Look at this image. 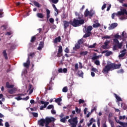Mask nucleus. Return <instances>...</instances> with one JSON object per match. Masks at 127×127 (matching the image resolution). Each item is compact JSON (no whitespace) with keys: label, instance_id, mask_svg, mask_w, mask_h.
<instances>
[{"label":"nucleus","instance_id":"nucleus-1","mask_svg":"<svg viewBox=\"0 0 127 127\" xmlns=\"http://www.w3.org/2000/svg\"><path fill=\"white\" fill-rule=\"evenodd\" d=\"M85 23V20L84 19L78 20V19H73V21L70 22V24L74 27H77V26H80L82 24Z\"/></svg>","mask_w":127,"mask_h":127},{"label":"nucleus","instance_id":"nucleus-2","mask_svg":"<svg viewBox=\"0 0 127 127\" xmlns=\"http://www.w3.org/2000/svg\"><path fill=\"white\" fill-rule=\"evenodd\" d=\"M112 64H108L106 65L105 67L103 68L102 70L103 73H109V71H111L112 70Z\"/></svg>","mask_w":127,"mask_h":127},{"label":"nucleus","instance_id":"nucleus-3","mask_svg":"<svg viewBox=\"0 0 127 127\" xmlns=\"http://www.w3.org/2000/svg\"><path fill=\"white\" fill-rule=\"evenodd\" d=\"M113 43H114L115 45H117L119 49H121V48L123 47V43H120V41H119V40H118L117 39H113Z\"/></svg>","mask_w":127,"mask_h":127},{"label":"nucleus","instance_id":"nucleus-4","mask_svg":"<svg viewBox=\"0 0 127 127\" xmlns=\"http://www.w3.org/2000/svg\"><path fill=\"white\" fill-rule=\"evenodd\" d=\"M124 14L127 15V11L126 9H121V11H119L116 13L117 16H121V15H124Z\"/></svg>","mask_w":127,"mask_h":127},{"label":"nucleus","instance_id":"nucleus-5","mask_svg":"<svg viewBox=\"0 0 127 127\" xmlns=\"http://www.w3.org/2000/svg\"><path fill=\"white\" fill-rule=\"evenodd\" d=\"M40 103L41 104H42V105H44L43 106H41V107L40 108V110L41 111H43L44 109H45V108H46V107H47V106L49 105V102H44V101L42 100L40 101Z\"/></svg>","mask_w":127,"mask_h":127},{"label":"nucleus","instance_id":"nucleus-6","mask_svg":"<svg viewBox=\"0 0 127 127\" xmlns=\"http://www.w3.org/2000/svg\"><path fill=\"white\" fill-rule=\"evenodd\" d=\"M64 23V31H65L67 29V27H69L70 26V24H71V23L70 22H68L67 21L64 20L63 21Z\"/></svg>","mask_w":127,"mask_h":127},{"label":"nucleus","instance_id":"nucleus-7","mask_svg":"<svg viewBox=\"0 0 127 127\" xmlns=\"http://www.w3.org/2000/svg\"><path fill=\"white\" fill-rule=\"evenodd\" d=\"M121 66H122L121 64H111V67L113 70L116 69H120L121 68Z\"/></svg>","mask_w":127,"mask_h":127},{"label":"nucleus","instance_id":"nucleus-8","mask_svg":"<svg viewBox=\"0 0 127 127\" xmlns=\"http://www.w3.org/2000/svg\"><path fill=\"white\" fill-rule=\"evenodd\" d=\"M75 16H76V19H78L79 20L82 19L83 15L82 13H78V12H75Z\"/></svg>","mask_w":127,"mask_h":127},{"label":"nucleus","instance_id":"nucleus-9","mask_svg":"<svg viewBox=\"0 0 127 127\" xmlns=\"http://www.w3.org/2000/svg\"><path fill=\"white\" fill-rule=\"evenodd\" d=\"M34 90V87H33V86H32L31 84H29V87H28V91H29V95H31V94L33 93Z\"/></svg>","mask_w":127,"mask_h":127},{"label":"nucleus","instance_id":"nucleus-10","mask_svg":"<svg viewBox=\"0 0 127 127\" xmlns=\"http://www.w3.org/2000/svg\"><path fill=\"white\" fill-rule=\"evenodd\" d=\"M30 58L28 57L26 63L23 64L24 67H26V68H28L29 67V65H30Z\"/></svg>","mask_w":127,"mask_h":127},{"label":"nucleus","instance_id":"nucleus-11","mask_svg":"<svg viewBox=\"0 0 127 127\" xmlns=\"http://www.w3.org/2000/svg\"><path fill=\"white\" fill-rule=\"evenodd\" d=\"M117 26H118V23H113L111 24V25H110L108 27V29H109V30H112L114 29V28H116V27H117Z\"/></svg>","mask_w":127,"mask_h":127},{"label":"nucleus","instance_id":"nucleus-12","mask_svg":"<svg viewBox=\"0 0 127 127\" xmlns=\"http://www.w3.org/2000/svg\"><path fill=\"white\" fill-rule=\"evenodd\" d=\"M115 121L117 124H120L121 126H122L123 127H127V124L123 123V122H121L120 121L117 120V118H115Z\"/></svg>","mask_w":127,"mask_h":127},{"label":"nucleus","instance_id":"nucleus-13","mask_svg":"<svg viewBox=\"0 0 127 127\" xmlns=\"http://www.w3.org/2000/svg\"><path fill=\"white\" fill-rule=\"evenodd\" d=\"M126 51H127V50L126 49H125L124 50H122L121 53L122 54H121L120 55H119V57L120 58H123V57H124L125 56V55H126Z\"/></svg>","mask_w":127,"mask_h":127},{"label":"nucleus","instance_id":"nucleus-14","mask_svg":"<svg viewBox=\"0 0 127 127\" xmlns=\"http://www.w3.org/2000/svg\"><path fill=\"white\" fill-rule=\"evenodd\" d=\"M92 30H93V27H92V26H89L86 28V33L92 34V33L91 32V31H92Z\"/></svg>","mask_w":127,"mask_h":127},{"label":"nucleus","instance_id":"nucleus-15","mask_svg":"<svg viewBox=\"0 0 127 127\" xmlns=\"http://www.w3.org/2000/svg\"><path fill=\"white\" fill-rule=\"evenodd\" d=\"M16 91H17V89L15 87H13L12 89H9L8 92L9 94H14Z\"/></svg>","mask_w":127,"mask_h":127},{"label":"nucleus","instance_id":"nucleus-16","mask_svg":"<svg viewBox=\"0 0 127 127\" xmlns=\"http://www.w3.org/2000/svg\"><path fill=\"white\" fill-rule=\"evenodd\" d=\"M80 48H81V45L75 44V47L73 48V50L77 51V49H80Z\"/></svg>","mask_w":127,"mask_h":127},{"label":"nucleus","instance_id":"nucleus-17","mask_svg":"<svg viewBox=\"0 0 127 127\" xmlns=\"http://www.w3.org/2000/svg\"><path fill=\"white\" fill-rule=\"evenodd\" d=\"M6 87L8 89H12L13 88V87H14V85H10L9 82H7L6 83Z\"/></svg>","mask_w":127,"mask_h":127},{"label":"nucleus","instance_id":"nucleus-18","mask_svg":"<svg viewBox=\"0 0 127 127\" xmlns=\"http://www.w3.org/2000/svg\"><path fill=\"white\" fill-rule=\"evenodd\" d=\"M77 75H78L79 77L83 78V77H84V72H83L82 70H78L77 72Z\"/></svg>","mask_w":127,"mask_h":127},{"label":"nucleus","instance_id":"nucleus-19","mask_svg":"<svg viewBox=\"0 0 127 127\" xmlns=\"http://www.w3.org/2000/svg\"><path fill=\"white\" fill-rule=\"evenodd\" d=\"M54 43H57V42H61V37L60 36L56 38L54 41Z\"/></svg>","mask_w":127,"mask_h":127},{"label":"nucleus","instance_id":"nucleus-20","mask_svg":"<svg viewBox=\"0 0 127 127\" xmlns=\"http://www.w3.org/2000/svg\"><path fill=\"white\" fill-rule=\"evenodd\" d=\"M2 54L6 60H7V59H8V57H7V53H6V50H5L3 51Z\"/></svg>","mask_w":127,"mask_h":127},{"label":"nucleus","instance_id":"nucleus-21","mask_svg":"<svg viewBox=\"0 0 127 127\" xmlns=\"http://www.w3.org/2000/svg\"><path fill=\"white\" fill-rule=\"evenodd\" d=\"M116 99L117 100V101H118V102H122V101H123V100H122V98H121V97L119 96H118V95H117V94L114 93V94Z\"/></svg>","mask_w":127,"mask_h":127},{"label":"nucleus","instance_id":"nucleus-22","mask_svg":"<svg viewBox=\"0 0 127 127\" xmlns=\"http://www.w3.org/2000/svg\"><path fill=\"white\" fill-rule=\"evenodd\" d=\"M89 14H90V11H89L88 9H86L84 13L85 17H87L89 16Z\"/></svg>","mask_w":127,"mask_h":127},{"label":"nucleus","instance_id":"nucleus-23","mask_svg":"<svg viewBox=\"0 0 127 127\" xmlns=\"http://www.w3.org/2000/svg\"><path fill=\"white\" fill-rule=\"evenodd\" d=\"M37 16L39 18H43V17H44V15L42 13H37Z\"/></svg>","mask_w":127,"mask_h":127},{"label":"nucleus","instance_id":"nucleus-24","mask_svg":"<svg viewBox=\"0 0 127 127\" xmlns=\"http://www.w3.org/2000/svg\"><path fill=\"white\" fill-rule=\"evenodd\" d=\"M47 11V19L48 20L49 19V17H50V11L49 9H47L46 10Z\"/></svg>","mask_w":127,"mask_h":127},{"label":"nucleus","instance_id":"nucleus-25","mask_svg":"<svg viewBox=\"0 0 127 127\" xmlns=\"http://www.w3.org/2000/svg\"><path fill=\"white\" fill-rule=\"evenodd\" d=\"M34 4L35 6H37V7H41V4L36 1H34Z\"/></svg>","mask_w":127,"mask_h":127},{"label":"nucleus","instance_id":"nucleus-26","mask_svg":"<svg viewBox=\"0 0 127 127\" xmlns=\"http://www.w3.org/2000/svg\"><path fill=\"white\" fill-rule=\"evenodd\" d=\"M35 40H36V37L35 36H33L31 38L30 42L34 43Z\"/></svg>","mask_w":127,"mask_h":127},{"label":"nucleus","instance_id":"nucleus-27","mask_svg":"<svg viewBox=\"0 0 127 127\" xmlns=\"http://www.w3.org/2000/svg\"><path fill=\"white\" fill-rule=\"evenodd\" d=\"M87 54H88V51L81 52L80 53V56H85Z\"/></svg>","mask_w":127,"mask_h":127},{"label":"nucleus","instance_id":"nucleus-28","mask_svg":"<svg viewBox=\"0 0 127 127\" xmlns=\"http://www.w3.org/2000/svg\"><path fill=\"white\" fill-rule=\"evenodd\" d=\"M63 51V50L62 49V46H60L59 48L58 55L62 53Z\"/></svg>","mask_w":127,"mask_h":127},{"label":"nucleus","instance_id":"nucleus-29","mask_svg":"<svg viewBox=\"0 0 127 127\" xmlns=\"http://www.w3.org/2000/svg\"><path fill=\"white\" fill-rule=\"evenodd\" d=\"M91 34L89 33H87L84 34L83 36V38H87V37H90V36H91Z\"/></svg>","mask_w":127,"mask_h":127},{"label":"nucleus","instance_id":"nucleus-30","mask_svg":"<svg viewBox=\"0 0 127 127\" xmlns=\"http://www.w3.org/2000/svg\"><path fill=\"white\" fill-rule=\"evenodd\" d=\"M55 102H56V103H59L60 102H62V98H61V97L57 98L55 99Z\"/></svg>","mask_w":127,"mask_h":127},{"label":"nucleus","instance_id":"nucleus-31","mask_svg":"<svg viewBox=\"0 0 127 127\" xmlns=\"http://www.w3.org/2000/svg\"><path fill=\"white\" fill-rule=\"evenodd\" d=\"M31 115L35 118H38V113L35 112H32Z\"/></svg>","mask_w":127,"mask_h":127},{"label":"nucleus","instance_id":"nucleus-32","mask_svg":"<svg viewBox=\"0 0 127 127\" xmlns=\"http://www.w3.org/2000/svg\"><path fill=\"white\" fill-rule=\"evenodd\" d=\"M63 92H64V93H67V92H68V88L67 86H65L63 88Z\"/></svg>","mask_w":127,"mask_h":127},{"label":"nucleus","instance_id":"nucleus-33","mask_svg":"<svg viewBox=\"0 0 127 127\" xmlns=\"http://www.w3.org/2000/svg\"><path fill=\"white\" fill-rule=\"evenodd\" d=\"M100 25V24L99 23L93 24V27H94V28L99 27Z\"/></svg>","mask_w":127,"mask_h":127},{"label":"nucleus","instance_id":"nucleus-34","mask_svg":"<svg viewBox=\"0 0 127 127\" xmlns=\"http://www.w3.org/2000/svg\"><path fill=\"white\" fill-rule=\"evenodd\" d=\"M112 53H113L112 52V51L107 52L105 54V56L109 57L111 55V54H112Z\"/></svg>","mask_w":127,"mask_h":127},{"label":"nucleus","instance_id":"nucleus-35","mask_svg":"<svg viewBox=\"0 0 127 127\" xmlns=\"http://www.w3.org/2000/svg\"><path fill=\"white\" fill-rule=\"evenodd\" d=\"M49 0L50 1H52L53 3H55V4H56V3H57L58 1H59V0Z\"/></svg>","mask_w":127,"mask_h":127},{"label":"nucleus","instance_id":"nucleus-36","mask_svg":"<svg viewBox=\"0 0 127 127\" xmlns=\"http://www.w3.org/2000/svg\"><path fill=\"white\" fill-rule=\"evenodd\" d=\"M48 110H50L51 109H54V106L53 105H50L47 107Z\"/></svg>","mask_w":127,"mask_h":127},{"label":"nucleus","instance_id":"nucleus-37","mask_svg":"<svg viewBox=\"0 0 127 127\" xmlns=\"http://www.w3.org/2000/svg\"><path fill=\"white\" fill-rule=\"evenodd\" d=\"M83 43V39H81L78 41L77 44H79V45H82V44Z\"/></svg>","mask_w":127,"mask_h":127},{"label":"nucleus","instance_id":"nucleus-38","mask_svg":"<svg viewBox=\"0 0 127 127\" xmlns=\"http://www.w3.org/2000/svg\"><path fill=\"white\" fill-rule=\"evenodd\" d=\"M96 43H94L93 45H90L88 46V48H95L96 47Z\"/></svg>","mask_w":127,"mask_h":127},{"label":"nucleus","instance_id":"nucleus-39","mask_svg":"<svg viewBox=\"0 0 127 127\" xmlns=\"http://www.w3.org/2000/svg\"><path fill=\"white\" fill-rule=\"evenodd\" d=\"M39 46L43 48L44 47V42L43 41L40 42Z\"/></svg>","mask_w":127,"mask_h":127},{"label":"nucleus","instance_id":"nucleus-40","mask_svg":"<svg viewBox=\"0 0 127 127\" xmlns=\"http://www.w3.org/2000/svg\"><path fill=\"white\" fill-rule=\"evenodd\" d=\"M100 122H101V120L99 118H98L97 122V126L98 127H100Z\"/></svg>","mask_w":127,"mask_h":127},{"label":"nucleus","instance_id":"nucleus-41","mask_svg":"<svg viewBox=\"0 0 127 127\" xmlns=\"http://www.w3.org/2000/svg\"><path fill=\"white\" fill-rule=\"evenodd\" d=\"M89 123H92V124H93V123H96V120H95L94 118H91L89 120Z\"/></svg>","mask_w":127,"mask_h":127},{"label":"nucleus","instance_id":"nucleus-42","mask_svg":"<svg viewBox=\"0 0 127 127\" xmlns=\"http://www.w3.org/2000/svg\"><path fill=\"white\" fill-rule=\"evenodd\" d=\"M110 41L109 40H106L105 42H104V45L107 46L109 45V44H110Z\"/></svg>","mask_w":127,"mask_h":127},{"label":"nucleus","instance_id":"nucleus-43","mask_svg":"<svg viewBox=\"0 0 127 127\" xmlns=\"http://www.w3.org/2000/svg\"><path fill=\"white\" fill-rule=\"evenodd\" d=\"M35 55V54H34V53H32L29 55L28 57H32V58H33V57H34Z\"/></svg>","mask_w":127,"mask_h":127},{"label":"nucleus","instance_id":"nucleus-44","mask_svg":"<svg viewBox=\"0 0 127 127\" xmlns=\"http://www.w3.org/2000/svg\"><path fill=\"white\" fill-rule=\"evenodd\" d=\"M75 70H77L79 69V65L78 64H76L74 65Z\"/></svg>","mask_w":127,"mask_h":127},{"label":"nucleus","instance_id":"nucleus-45","mask_svg":"<svg viewBox=\"0 0 127 127\" xmlns=\"http://www.w3.org/2000/svg\"><path fill=\"white\" fill-rule=\"evenodd\" d=\"M94 63L96 65H97L98 66H99V65H100V61H99V60H96L95 61Z\"/></svg>","mask_w":127,"mask_h":127},{"label":"nucleus","instance_id":"nucleus-46","mask_svg":"<svg viewBox=\"0 0 127 127\" xmlns=\"http://www.w3.org/2000/svg\"><path fill=\"white\" fill-rule=\"evenodd\" d=\"M104 38V39H110L111 38V36H105L102 37V39Z\"/></svg>","mask_w":127,"mask_h":127},{"label":"nucleus","instance_id":"nucleus-47","mask_svg":"<svg viewBox=\"0 0 127 127\" xmlns=\"http://www.w3.org/2000/svg\"><path fill=\"white\" fill-rule=\"evenodd\" d=\"M119 119L120 120H126V116H120L119 117Z\"/></svg>","mask_w":127,"mask_h":127},{"label":"nucleus","instance_id":"nucleus-48","mask_svg":"<svg viewBox=\"0 0 127 127\" xmlns=\"http://www.w3.org/2000/svg\"><path fill=\"white\" fill-rule=\"evenodd\" d=\"M91 71H92L93 72H95V73H97V72H98V69H97V68H92L91 69Z\"/></svg>","mask_w":127,"mask_h":127},{"label":"nucleus","instance_id":"nucleus-49","mask_svg":"<svg viewBox=\"0 0 127 127\" xmlns=\"http://www.w3.org/2000/svg\"><path fill=\"white\" fill-rule=\"evenodd\" d=\"M60 121L62 123H66V119L65 118H62L60 120Z\"/></svg>","mask_w":127,"mask_h":127},{"label":"nucleus","instance_id":"nucleus-50","mask_svg":"<svg viewBox=\"0 0 127 127\" xmlns=\"http://www.w3.org/2000/svg\"><path fill=\"white\" fill-rule=\"evenodd\" d=\"M117 47H117V45H115L114 46H113V50L114 51L117 50H118Z\"/></svg>","mask_w":127,"mask_h":127},{"label":"nucleus","instance_id":"nucleus-51","mask_svg":"<svg viewBox=\"0 0 127 127\" xmlns=\"http://www.w3.org/2000/svg\"><path fill=\"white\" fill-rule=\"evenodd\" d=\"M49 21L50 23H54V19L53 18H50L49 19Z\"/></svg>","mask_w":127,"mask_h":127},{"label":"nucleus","instance_id":"nucleus-52","mask_svg":"<svg viewBox=\"0 0 127 127\" xmlns=\"http://www.w3.org/2000/svg\"><path fill=\"white\" fill-rule=\"evenodd\" d=\"M92 60H96L99 59V56H94L91 58Z\"/></svg>","mask_w":127,"mask_h":127},{"label":"nucleus","instance_id":"nucleus-53","mask_svg":"<svg viewBox=\"0 0 127 127\" xmlns=\"http://www.w3.org/2000/svg\"><path fill=\"white\" fill-rule=\"evenodd\" d=\"M15 99L17 101H20V100H23L22 98L20 97V96H18V97H15Z\"/></svg>","mask_w":127,"mask_h":127},{"label":"nucleus","instance_id":"nucleus-54","mask_svg":"<svg viewBox=\"0 0 127 127\" xmlns=\"http://www.w3.org/2000/svg\"><path fill=\"white\" fill-rule=\"evenodd\" d=\"M62 18H63V19H66V15H65V13H63L62 15Z\"/></svg>","mask_w":127,"mask_h":127},{"label":"nucleus","instance_id":"nucleus-55","mask_svg":"<svg viewBox=\"0 0 127 127\" xmlns=\"http://www.w3.org/2000/svg\"><path fill=\"white\" fill-rule=\"evenodd\" d=\"M94 12L93 11H89V16L90 17H92V16H93L94 15Z\"/></svg>","mask_w":127,"mask_h":127},{"label":"nucleus","instance_id":"nucleus-56","mask_svg":"<svg viewBox=\"0 0 127 127\" xmlns=\"http://www.w3.org/2000/svg\"><path fill=\"white\" fill-rule=\"evenodd\" d=\"M58 72H59V73H63V69H62V68H59Z\"/></svg>","mask_w":127,"mask_h":127},{"label":"nucleus","instance_id":"nucleus-57","mask_svg":"<svg viewBox=\"0 0 127 127\" xmlns=\"http://www.w3.org/2000/svg\"><path fill=\"white\" fill-rule=\"evenodd\" d=\"M106 7H107V4H103V6H102L101 9H102V10H104V8H106Z\"/></svg>","mask_w":127,"mask_h":127},{"label":"nucleus","instance_id":"nucleus-58","mask_svg":"<svg viewBox=\"0 0 127 127\" xmlns=\"http://www.w3.org/2000/svg\"><path fill=\"white\" fill-rule=\"evenodd\" d=\"M2 14H3V12H2V9H0V17H2Z\"/></svg>","mask_w":127,"mask_h":127},{"label":"nucleus","instance_id":"nucleus-59","mask_svg":"<svg viewBox=\"0 0 127 127\" xmlns=\"http://www.w3.org/2000/svg\"><path fill=\"white\" fill-rule=\"evenodd\" d=\"M68 70L66 68H64L63 69V73H67Z\"/></svg>","mask_w":127,"mask_h":127},{"label":"nucleus","instance_id":"nucleus-60","mask_svg":"<svg viewBox=\"0 0 127 127\" xmlns=\"http://www.w3.org/2000/svg\"><path fill=\"white\" fill-rule=\"evenodd\" d=\"M64 52H65V53H69V52H70V51H69V49L68 48H66L64 50Z\"/></svg>","mask_w":127,"mask_h":127},{"label":"nucleus","instance_id":"nucleus-61","mask_svg":"<svg viewBox=\"0 0 127 127\" xmlns=\"http://www.w3.org/2000/svg\"><path fill=\"white\" fill-rule=\"evenodd\" d=\"M102 48H103V49H107L108 48V46H106V45H103L102 46Z\"/></svg>","mask_w":127,"mask_h":127},{"label":"nucleus","instance_id":"nucleus-62","mask_svg":"<svg viewBox=\"0 0 127 127\" xmlns=\"http://www.w3.org/2000/svg\"><path fill=\"white\" fill-rule=\"evenodd\" d=\"M83 103H85V101L82 99H79V104H82Z\"/></svg>","mask_w":127,"mask_h":127},{"label":"nucleus","instance_id":"nucleus-63","mask_svg":"<svg viewBox=\"0 0 127 127\" xmlns=\"http://www.w3.org/2000/svg\"><path fill=\"white\" fill-rule=\"evenodd\" d=\"M75 112L77 113V114L80 113V111H79V109L77 107H75Z\"/></svg>","mask_w":127,"mask_h":127},{"label":"nucleus","instance_id":"nucleus-64","mask_svg":"<svg viewBox=\"0 0 127 127\" xmlns=\"http://www.w3.org/2000/svg\"><path fill=\"white\" fill-rule=\"evenodd\" d=\"M5 127H9V124L8 123V122L5 123Z\"/></svg>","mask_w":127,"mask_h":127}]
</instances>
